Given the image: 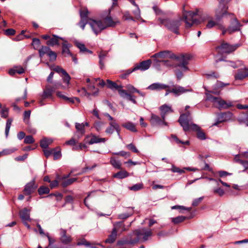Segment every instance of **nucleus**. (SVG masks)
<instances>
[{
  "label": "nucleus",
  "mask_w": 248,
  "mask_h": 248,
  "mask_svg": "<svg viewBox=\"0 0 248 248\" xmlns=\"http://www.w3.org/2000/svg\"><path fill=\"white\" fill-rule=\"evenodd\" d=\"M186 218V217L185 216H178L176 217L172 218V222L174 224H178L184 221Z\"/></svg>",
  "instance_id": "nucleus-49"
},
{
  "label": "nucleus",
  "mask_w": 248,
  "mask_h": 248,
  "mask_svg": "<svg viewBox=\"0 0 248 248\" xmlns=\"http://www.w3.org/2000/svg\"><path fill=\"white\" fill-rule=\"evenodd\" d=\"M214 93L215 94L218 95L220 92L218 91H207L205 93L206 96V100L209 101L213 103L214 106L219 109H227L230 107L234 106L233 103L232 101H226L222 99L220 97H215L213 96L211 93Z\"/></svg>",
  "instance_id": "nucleus-3"
},
{
  "label": "nucleus",
  "mask_w": 248,
  "mask_h": 248,
  "mask_svg": "<svg viewBox=\"0 0 248 248\" xmlns=\"http://www.w3.org/2000/svg\"><path fill=\"white\" fill-rule=\"evenodd\" d=\"M122 125L123 127L132 132H136L137 131L135 124L131 122H127L122 124Z\"/></svg>",
  "instance_id": "nucleus-34"
},
{
  "label": "nucleus",
  "mask_w": 248,
  "mask_h": 248,
  "mask_svg": "<svg viewBox=\"0 0 248 248\" xmlns=\"http://www.w3.org/2000/svg\"><path fill=\"white\" fill-rule=\"evenodd\" d=\"M107 55V52L104 53L103 52H100L99 54V66L101 69H103L104 67V61Z\"/></svg>",
  "instance_id": "nucleus-36"
},
{
  "label": "nucleus",
  "mask_w": 248,
  "mask_h": 248,
  "mask_svg": "<svg viewBox=\"0 0 248 248\" xmlns=\"http://www.w3.org/2000/svg\"><path fill=\"white\" fill-rule=\"evenodd\" d=\"M240 46V44L231 45L228 43L223 42L220 45L216 47V49L219 50V52L221 54H230L234 52Z\"/></svg>",
  "instance_id": "nucleus-5"
},
{
  "label": "nucleus",
  "mask_w": 248,
  "mask_h": 248,
  "mask_svg": "<svg viewBox=\"0 0 248 248\" xmlns=\"http://www.w3.org/2000/svg\"><path fill=\"white\" fill-rule=\"evenodd\" d=\"M119 94L120 96L123 98H126L129 101H131L133 103L136 104L137 101L135 100V97L131 94L128 93L124 90H120Z\"/></svg>",
  "instance_id": "nucleus-23"
},
{
  "label": "nucleus",
  "mask_w": 248,
  "mask_h": 248,
  "mask_svg": "<svg viewBox=\"0 0 248 248\" xmlns=\"http://www.w3.org/2000/svg\"><path fill=\"white\" fill-rule=\"evenodd\" d=\"M54 151H55V148H52L50 150H47L46 149H43L44 154L46 158H48L51 155H52V153H53Z\"/></svg>",
  "instance_id": "nucleus-62"
},
{
  "label": "nucleus",
  "mask_w": 248,
  "mask_h": 248,
  "mask_svg": "<svg viewBox=\"0 0 248 248\" xmlns=\"http://www.w3.org/2000/svg\"><path fill=\"white\" fill-rule=\"evenodd\" d=\"M127 212L124 213L119 214L118 218L120 219H125L131 217L134 213V208L129 207L127 208Z\"/></svg>",
  "instance_id": "nucleus-27"
},
{
  "label": "nucleus",
  "mask_w": 248,
  "mask_h": 248,
  "mask_svg": "<svg viewBox=\"0 0 248 248\" xmlns=\"http://www.w3.org/2000/svg\"><path fill=\"white\" fill-rule=\"evenodd\" d=\"M238 156V155H236L235 157V159L236 162H239L245 168V170H243V171H244L248 169V161H245L241 159H237V157Z\"/></svg>",
  "instance_id": "nucleus-50"
},
{
  "label": "nucleus",
  "mask_w": 248,
  "mask_h": 248,
  "mask_svg": "<svg viewBox=\"0 0 248 248\" xmlns=\"http://www.w3.org/2000/svg\"><path fill=\"white\" fill-rule=\"evenodd\" d=\"M248 77V68L239 69L235 75L234 78L236 80H242Z\"/></svg>",
  "instance_id": "nucleus-20"
},
{
  "label": "nucleus",
  "mask_w": 248,
  "mask_h": 248,
  "mask_svg": "<svg viewBox=\"0 0 248 248\" xmlns=\"http://www.w3.org/2000/svg\"><path fill=\"white\" fill-rule=\"evenodd\" d=\"M50 190L49 188L45 186H41L38 189V192L40 195L49 193Z\"/></svg>",
  "instance_id": "nucleus-43"
},
{
  "label": "nucleus",
  "mask_w": 248,
  "mask_h": 248,
  "mask_svg": "<svg viewBox=\"0 0 248 248\" xmlns=\"http://www.w3.org/2000/svg\"><path fill=\"white\" fill-rule=\"evenodd\" d=\"M80 17L81 19L89 20L88 14L89 11L86 8H84L83 9L79 10Z\"/></svg>",
  "instance_id": "nucleus-38"
},
{
  "label": "nucleus",
  "mask_w": 248,
  "mask_h": 248,
  "mask_svg": "<svg viewBox=\"0 0 248 248\" xmlns=\"http://www.w3.org/2000/svg\"><path fill=\"white\" fill-rule=\"evenodd\" d=\"M232 116V113L230 111L220 113L217 115V121L213 125L217 126L219 124L230 120Z\"/></svg>",
  "instance_id": "nucleus-9"
},
{
  "label": "nucleus",
  "mask_w": 248,
  "mask_h": 248,
  "mask_svg": "<svg viewBox=\"0 0 248 248\" xmlns=\"http://www.w3.org/2000/svg\"><path fill=\"white\" fill-rule=\"evenodd\" d=\"M117 236L114 230H112L111 233L108 236V238L105 240V242L107 244H112L115 242Z\"/></svg>",
  "instance_id": "nucleus-32"
},
{
  "label": "nucleus",
  "mask_w": 248,
  "mask_h": 248,
  "mask_svg": "<svg viewBox=\"0 0 248 248\" xmlns=\"http://www.w3.org/2000/svg\"><path fill=\"white\" fill-rule=\"evenodd\" d=\"M78 92L80 93L81 95L86 96L88 98L91 99L90 96L91 93H88L85 88H82L80 90H78Z\"/></svg>",
  "instance_id": "nucleus-58"
},
{
  "label": "nucleus",
  "mask_w": 248,
  "mask_h": 248,
  "mask_svg": "<svg viewBox=\"0 0 248 248\" xmlns=\"http://www.w3.org/2000/svg\"><path fill=\"white\" fill-rule=\"evenodd\" d=\"M126 147L130 151L135 153H138L139 150L133 143H130L126 145Z\"/></svg>",
  "instance_id": "nucleus-60"
},
{
  "label": "nucleus",
  "mask_w": 248,
  "mask_h": 248,
  "mask_svg": "<svg viewBox=\"0 0 248 248\" xmlns=\"http://www.w3.org/2000/svg\"><path fill=\"white\" fill-rule=\"evenodd\" d=\"M89 19L86 20V19H83L80 18V20L79 22L78 25L83 30L85 29V27L86 25L87 24H89Z\"/></svg>",
  "instance_id": "nucleus-56"
},
{
  "label": "nucleus",
  "mask_w": 248,
  "mask_h": 248,
  "mask_svg": "<svg viewBox=\"0 0 248 248\" xmlns=\"http://www.w3.org/2000/svg\"><path fill=\"white\" fill-rule=\"evenodd\" d=\"M58 151H56V148H55V151H53L52 155H53V158L54 160H57L61 158L62 156L61 152L59 148Z\"/></svg>",
  "instance_id": "nucleus-54"
},
{
  "label": "nucleus",
  "mask_w": 248,
  "mask_h": 248,
  "mask_svg": "<svg viewBox=\"0 0 248 248\" xmlns=\"http://www.w3.org/2000/svg\"><path fill=\"white\" fill-rule=\"evenodd\" d=\"M183 13L184 15V18L185 19V23L186 24V27L189 28L191 27L193 25V23H194V21H192L191 23H190L188 21V19L187 18V11L185 10V5H184L183 7Z\"/></svg>",
  "instance_id": "nucleus-40"
},
{
  "label": "nucleus",
  "mask_w": 248,
  "mask_h": 248,
  "mask_svg": "<svg viewBox=\"0 0 248 248\" xmlns=\"http://www.w3.org/2000/svg\"><path fill=\"white\" fill-rule=\"evenodd\" d=\"M133 236L132 232L129 233L126 237L118 241L117 245L118 246H121L125 244L133 245L137 243L138 239H134L133 238Z\"/></svg>",
  "instance_id": "nucleus-13"
},
{
  "label": "nucleus",
  "mask_w": 248,
  "mask_h": 248,
  "mask_svg": "<svg viewBox=\"0 0 248 248\" xmlns=\"http://www.w3.org/2000/svg\"><path fill=\"white\" fill-rule=\"evenodd\" d=\"M36 186H35L34 181H31L27 183L24 187V192L26 195H30L31 193H33L36 188Z\"/></svg>",
  "instance_id": "nucleus-16"
},
{
  "label": "nucleus",
  "mask_w": 248,
  "mask_h": 248,
  "mask_svg": "<svg viewBox=\"0 0 248 248\" xmlns=\"http://www.w3.org/2000/svg\"><path fill=\"white\" fill-rule=\"evenodd\" d=\"M159 109L161 111V118L163 120H165L166 115L167 113H171L173 112V110L171 109V107L166 104L160 106L159 108Z\"/></svg>",
  "instance_id": "nucleus-22"
},
{
  "label": "nucleus",
  "mask_w": 248,
  "mask_h": 248,
  "mask_svg": "<svg viewBox=\"0 0 248 248\" xmlns=\"http://www.w3.org/2000/svg\"><path fill=\"white\" fill-rule=\"evenodd\" d=\"M160 25H164L169 31L176 34H180L179 28L182 25V18L173 19L170 18H158Z\"/></svg>",
  "instance_id": "nucleus-4"
},
{
  "label": "nucleus",
  "mask_w": 248,
  "mask_h": 248,
  "mask_svg": "<svg viewBox=\"0 0 248 248\" xmlns=\"http://www.w3.org/2000/svg\"><path fill=\"white\" fill-rule=\"evenodd\" d=\"M19 215L22 221L31 220V218H30V210L26 208H24L20 210Z\"/></svg>",
  "instance_id": "nucleus-19"
},
{
  "label": "nucleus",
  "mask_w": 248,
  "mask_h": 248,
  "mask_svg": "<svg viewBox=\"0 0 248 248\" xmlns=\"http://www.w3.org/2000/svg\"><path fill=\"white\" fill-rule=\"evenodd\" d=\"M153 57L154 58H169L171 59L176 60L178 63L174 66L175 74L177 79L180 80L184 76V73L188 71L189 69L187 66L189 61L191 59V56L187 54H181L179 55H176L169 50L160 51L155 54Z\"/></svg>",
  "instance_id": "nucleus-1"
},
{
  "label": "nucleus",
  "mask_w": 248,
  "mask_h": 248,
  "mask_svg": "<svg viewBox=\"0 0 248 248\" xmlns=\"http://www.w3.org/2000/svg\"><path fill=\"white\" fill-rule=\"evenodd\" d=\"M128 176V173L126 171H121L115 173L113 176L114 177L119 179H123Z\"/></svg>",
  "instance_id": "nucleus-42"
},
{
  "label": "nucleus",
  "mask_w": 248,
  "mask_h": 248,
  "mask_svg": "<svg viewBox=\"0 0 248 248\" xmlns=\"http://www.w3.org/2000/svg\"><path fill=\"white\" fill-rule=\"evenodd\" d=\"M59 36L53 34L49 39L46 42V44L48 46H59L60 43L59 41Z\"/></svg>",
  "instance_id": "nucleus-25"
},
{
  "label": "nucleus",
  "mask_w": 248,
  "mask_h": 248,
  "mask_svg": "<svg viewBox=\"0 0 248 248\" xmlns=\"http://www.w3.org/2000/svg\"><path fill=\"white\" fill-rule=\"evenodd\" d=\"M133 14L134 15L135 18L137 20H141L142 22H144L145 20H143L140 16V11L139 7L136 8V9L133 12Z\"/></svg>",
  "instance_id": "nucleus-48"
},
{
  "label": "nucleus",
  "mask_w": 248,
  "mask_h": 248,
  "mask_svg": "<svg viewBox=\"0 0 248 248\" xmlns=\"http://www.w3.org/2000/svg\"><path fill=\"white\" fill-rule=\"evenodd\" d=\"M41 44L40 40L38 38H34L32 39V45L35 49H38Z\"/></svg>",
  "instance_id": "nucleus-53"
},
{
  "label": "nucleus",
  "mask_w": 248,
  "mask_h": 248,
  "mask_svg": "<svg viewBox=\"0 0 248 248\" xmlns=\"http://www.w3.org/2000/svg\"><path fill=\"white\" fill-rule=\"evenodd\" d=\"M12 121H13V120L12 119H8L7 120L6 124L5 130V136L6 138L8 136Z\"/></svg>",
  "instance_id": "nucleus-46"
},
{
  "label": "nucleus",
  "mask_w": 248,
  "mask_h": 248,
  "mask_svg": "<svg viewBox=\"0 0 248 248\" xmlns=\"http://www.w3.org/2000/svg\"><path fill=\"white\" fill-rule=\"evenodd\" d=\"M76 128L78 132H80L81 135H83L85 132V125L83 123L79 124V123H76Z\"/></svg>",
  "instance_id": "nucleus-45"
},
{
  "label": "nucleus",
  "mask_w": 248,
  "mask_h": 248,
  "mask_svg": "<svg viewBox=\"0 0 248 248\" xmlns=\"http://www.w3.org/2000/svg\"><path fill=\"white\" fill-rule=\"evenodd\" d=\"M25 72L24 69L21 66H14L13 68L9 70V74L11 76H13L15 74H22Z\"/></svg>",
  "instance_id": "nucleus-29"
},
{
  "label": "nucleus",
  "mask_w": 248,
  "mask_h": 248,
  "mask_svg": "<svg viewBox=\"0 0 248 248\" xmlns=\"http://www.w3.org/2000/svg\"><path fill=\"white\" fill-rule=\"evenodd\" d=\"M75 45L80 50V51L82 53H88L90 54H92L93 52L91 50L88 49L85 45L82 43L76 42Z\"/></svg>",
  "instance_id": "nucleus-33"
},
{
  "label": "nucleus",
  "mask_w": 248,
  "mask_h": 248,
  "mask_svg": "<svg viewBox=\"0 0 248 248\" xmlns=\"http://www.w3.org/2000/svg\"><path fill=\"white\" fill-rule=\"evenodd\" d=\"M116 123V122L115 121L109 123V126L107 128L105 131V132L107 134L111 135L114 133L115 130Z\"/></svg>",
  "instance_id": "nucleus-37"
},
{
  "label": "nucleus",
  "mask_w": 248,
  "mask_h": 248,
  "mask_svg": "<svg viewBox=\"0 0 248 248\" xmlns=\"http://www.w3.org/2000/svg\"><path fill=\"white\" fill-rule=\"evenodd\" d=\"M31 113V111L30 110L25 111L24 112V121L26 124H28L29 122Z\"/></svg>",
  "instance_id": "nucleus-61"
},
{
  "label": "nucleus",
  "mask_w": 248,
  "mask_h": 248,
  "mask_svg": "<svg viewBox=\"0 0 248 248\" xmlns=\"http://www.w3.org/2000/svg\"><path fill=\"white\" fill-rule=\"evenodd\" d=\"M190 91V90L186 89L183 87L177 85H174L173 87L171 89L172 93L175 96H178L186 92H189Z\"/></svg>",
  "instance_id": "nucleus-14"
},
{
  "label": "nucleus",
  "mask_w": 248,
  "mask_h": 248,
  "mask_svg": "<svg viewBox=\"0 0 248 248\" xmlns=\"http://www.w3.org/2000/svg\"><path fill=\"white\" fill-rule=\"evenodd\" d=\"M106 86L107 87L112 90H118L119 92L120 90H122L123 87L121 85H117L115 82L112 81L109 79L106 81Z\"/></svg>",
  "instance_id": "nucleus-28"
},
{
  "label": "nucleus",
  "mask_w": 248,
  "mask_h": 248,
  "mask_svg": "<svg viewBox=\"0 0 248 248\" xmlns=\"http://www.w3.org/2000/svg\"><path fill=\"white\" fill-rule=\"evenodd\" d=\"M143 187V185L142 183H138L136 184H135L132 186H130L129 187V189L131 190H133L134 191H139L141 189H142Z\"/></svg>",
  "instance_id": "nucleus-47"
},
{
  "label": "nucleus",
  "mask_w": 248,
  "mask_h": 248,
  "mask_svg": "<svg viewBox=\"0 0 248 248\" xmlns=\"http://www.w3.org/2000/svg\"><path fill=\"white\" fill-rule=\"evenodd\" d=\"M133 235H135L136 237L134 239H138L137 242L140 240L142 241H147L149 237L151 236L153 232L151 230H147L145 228L136 230L132 232Z\"/></svg>",
  "instance_id": "nucleus-6"
},
{
  "label": "nucleus",
  "mask_w": 248,
  "mask_h": 248,
  "mask_svg": "<svg viewBox=\"0 0 248 248\" xmlns=\"http://www.w3.org/2000/svg\"><path fill=\"white\" fill-rule=\"evenodd\" d=\"M62 75L64 76V77L63 78V82L66 83L67 84H69L71 79L70 76L66 71H63V74Z\"/></svg>",
  "instance_id": "nucleus-59"
},
{
  "label": "nucleus",
  "mask_w": 248,
  "mask_h": 248,
  "mask_svg": "<svg viewBox=\"0 0 248 248\" xmlns=\"http://www.w3.org/2000/svg\"><path fill=\"white\" fill-rule=\"evenodd\" d=\"M47 56L49 57L50 61H54L56 60L57 54L51 50L48 53Z\"/></svg>",
  "instance_id": "nucleus-57"
},
{
  "label": "nucleus",
  "mask_w": 248,
  "mask_h": 248,
  "mask_svg": "<svg viewBox=\"0 0 248 248\" xmlns=\"http://www.w3.org/2000/svg\"><path fill=\"white\" fill-rule=\"evenodd\" d=\"M104 23H103L106 26V28L107 27H114L120 23L119 20H113L112 18L109 16L105 17L104 18Z\"/></svg>",
  "instance_id": "nucleus-18"
},
{
  "label": "nucleus",
  "mask_w": 248,
  "mask_h": 248,
  "mask_svg": "<svg viewBox=\"0 0 248 248\" xmlns=\"http://www.w3.org/2000/svg\"><path fill=\"white\" fill-rule=\"evenodd\" d=\"M71 45L67 41H64L62 43V53L65 57L73 56V54L70 51L69 47Z\"/></svg>",
  "instance_id": "nucleus-21"
},
{
  "label": "nucleus",
  "mask_w": 248,
  "mask_h": 248,
  "mask_svg": "<svg viewBox=\"0 0 248 248\" xmlns=\"http://www.w3.org/2000/svg\"><path fill=\"white\" fill-rule=\"evenodd\" d=\"M9 109L6 107H3L0 111V114L2 118H7L8 117Z\"/></svg>",
  "instance_id": "nucleus-51"
},
{
  "label": "nucleus",
  "mask_w": 248,
  "mask_h": 248,
  "mask_svg": "<svg viewBox=\"0 0 248 248\" xmlns=\"http://www.w3.org/2000/svg\"><path fill=\"white\" fill-rule=\"evenodd\" d=\"M241 26L238 20L234 18L231 22L230 25L228 27V32L229 34H232L234 32L239 31Z\"/></svg>",
  "instance_id": "nucleus-12"
},
{
  "label": "nucleus",
  "mask_w": 248,
  "mask_h": 248,
  "mask_svg": "<svg viewBox=\"0 0 248 248\" xmlns=\"http://www.w3.org/2000/svg\"><path fill=\"white\" fill-rule=\"evenodd\" d=\"M183 13L184 15V18L185 19V23L186 24V27L189 28L191 27L193 25V23H194V21H192L191 23H190L188 21V19L187 18V11L185 10V5H184L183 7Z\"/></svg>",
  "instance_id": "nucleus-39"
},
{
  "label": "nucleus",
  "mask_w": 248,
  "mask_h": 248,
  "mask_svg": "<svg viewBox=\"0 0 248 248\" xmlns=\"http://www.w3.org/2000/svg\"><path fill=\"white\" fill-rule=\"evenodd\" d=\"M77 180L78 179L76 178H72L65 180L62 182V185L64 187H66L68 186L71 185L74 182L77 181Z\"/></svg>",
  "instance_id": "nucleus-41"
},
{
  "label": "nucleus",
  "mask_w": 248,
  "mask_h": 248,
  "mask_svg": "<svg viewBox=\"0 0 248 248\" xmlns=\"http://www.w3.org/2000/svg\"><path fill=\"white\" fill-rule=\"evenodd\" d=\"M230 0H220L219 3V7L222 8L220 12H216V18L218 20H220L222 17L227 15H230L233 16L232 14L228 13L226 10L228 7L225 4L228 2Z\"/></svg>",
  "instance_id": "nucleus-8"
},
{
  "label": "nucleus",
  "mask_w": 248,
  "mask_h": 248,
  "mask_svg": "<svg viewBox=\"0 0 248 248\" xmlns=\"http://www.w3.org/2000/svg\"><path fill=\"white\" fill-rule=\"evenodd\" d=\"M89 25L96 35L106 29V26L100 20L89 19Z\"/></svg>",
  "instance_id": "nucleus-7"
},
{
  "label": "nucleus",
  "mask_w": 248,
  "mask_h": 248,
  "mask_svg": "<svg viewBox=\"0 0 248 248\" xmlns=\"http://www.w3.org/2000/svg\"><path fill=\"white\" fill-rule=\"evenodd\" d=\"M57 87H51L50 85H46L45 90H44L42 97L43 99H46L51 97L53 93L57 89Z\"/></svg>",
  "instance_id": "nucleus-17"
},
{
  "label": "nucleus",
  "mask_w": 248,
  "mask_h": 248,
  "mask_svg": "<svg viewBox=\"0 0 248 248\" xmlns=\"http://www.w3.org/2000/svg\"><path fill=\"white\" fill-rule=\"evenodd\" d=\"M106 140H107L105 138H100L95 135H93L88 142L89 144L91 145L100 142H105Z\"/></svg>",
  "instance_id": "nucleus-31"
},
{
  "label": "nucleus",
  "mask_w": 248,
  "mask_h": 248,
  "mask_svg": "<svg viewBox=\"0 0 248 248\" xmlns=\"http://www.w3.org/2000/svg\"><path fill=\"white\" fill-rule=\"evenodd\" d=\"M60 240L61 242L66 245H68V246H66L64 247L56 246L54 248H70V246H69V244L72 241V238L69 235H66L64 236H60Z\"/></svg>",
  "instance_id": "nucleus-24"
},
{
  "label": "nucleus",
  "mask_w": 248,
  "mask_h": 248,
  "mask_svg": "<svg viewBox=\"0 0 248 248\" xmlns=\"http://www.w3.org/2000/svg\"><path fill=\"white\" fill-rule=\"evenodd\" d=\"M17 150V149L16 148H11L9 149H5L1 151L2 155H10L13 153H14L15 151Z\"/></svg>",
  "instance_id": "nucleus-52"
},
{
  "label": "nucleus",
  "mask_w": 248,
  "mask_h": 248,
  "mask_svg": "<svg viewBox=\"0 0 248 248\" xmlns=\"http://www.w3.org/2000/svg\"><path fill=\"white\" fill-rule=\"evenodd\" d=\"M24 142L26 144H31L34 142V140L32 136H27L24 139Z\"/></svg>",
  "instance_id": "nucleus-55"
},
{
  "label": "nucleus",
  "mask_w": 248,
  "mask_h": 248,
  "mask_svg": "<svg viewBox=\"0 0 248 248\" xmlns=\"http://www.w3.org/2000/svg\"><path fill=\"white\" fill-rule=\"evenodd\" d=\"M151 63L152 61L150 59L143 61L139 63L136 64L133 68V70L145 71L149 68Z\"/></svg>",
  "instance_id": "nucleus-10"
},
{
  "label": "nucleus",
  "mask_w": 248,
  "mask_h": 248,
  "mask_svg": "<svg viewBox=\"0 0 248 248\" xmlns=\"http://www.w3.org/2000/svg\"><path fill=\"white\" fill-rule=\"evenodd\" d=\"M51 50L49 46H42L40 49H38L39 55L40 58H42L45 54H48Z\"/></svg>",
  "instance_id": "nucleus-35"
},
{
  "label": "nucleus",
  "mask_w": 248,
  "mask_h": 248,
  "mask_svg": "<svg viewBox=\"0 0 248 248\" xmlns=\"http://www.w3.org/2000/svg\"><path fill=\"white\" fill-rule=\"evenodd\" d=\"M219 24H220L217 23L215 21L211 20L208 22V23L206 25V27L209 29L215 27V26H217V27H218Z\"/></svg>",
  "instance_id": "nucleus-63"
},
{
  "label": "nucleus",
  "mask_w": 248,
  "mask_h": 248,
  "mask_svg": "<svg viewBox=\"0 0 248 248\" xmlns=\"http://www.w3.org/2000/svg\"><path fill=\"white\" fill-rule=\"evenodd\" d=\"M192 117L190 111H187L185 113L180 115L178 120L181 126L185 132L192 130L197 132V138L201 140L206 139L205 133L201 131L200 127L197 124L192 123Z\"/></svg>",
  "instance_id": "nucleus-2"
},
{
  "label": "nucleus",
  "mask_w": 248,
  "mask_h": 248,
  "mask_svg": "<svg viewBox=\"0 0 248 248\" xmlns=\"http://www.w3.org/2000/svg\"><path fill=\"white\" fill-rule=\"evenodd\" d=\"M169 87V86L167 85L159 82H156L154 83L149 85L147 88V89L150 90L152 91H160L162 90L166 89Z\"/></svg>",
  "instance_id": "nucleus-15"
},
{
  "label": "nucleus",
  "mask_w": 248,
  "mask_h": 248,
  "mask_svg": "<svg viewBox=\"0 0 248 248\" xmlns=\"http://www.w3.org/2000/svg\"><path fill=\"white\" fill-rule=\"evenodd\" d=\"M53 141V139L44 137L40 140V146L43 149H46Z\"/></svg>",
  "instance_id": "nucleus-30"
},
{
  "label": "nucleus",
  "mask_w": 248,
  "mask_h": 248,
  "mask_svg": "<svg viewBox=\"0 0 248 248\" xmlns=\"http://www.w3.org/2000/svg\"><path fill=\"white\" fill-rule=\"evenodd\" d=\"M170 234L169 232H167L166 231H161L157 233V235L159 237H165L168 236Z\"/></svg>",
  "instance_id": "nucleus-64"
},
{
  "label": "nucleus",
  "mask_w": 248,
  "mask_h": 248,
  "mask_svg": "<svg viewBox=\"0 0 248 248\" xmlns=\"http://www.w3.org/2000/svg\"><path fill=\"white\" fill-rule=\"evenodd\" d=\"M150 122L153 126H159L162 125H167V123L165 122V120L161 118L159 116L152 113L151 116Z\"/></svg>",
  "instance_id": "nucleus-11"
},
{
  "label": "nucleus",
  "mask_w": 248,
  "mask_h": 248,
  "mask_svg": "<svg viewBox=\"0 0 248 248\" xmlns=\"http://www.w3.org/2000/svg\"><path fill=\"white\" fill-rule=\"evenodd\" d=\"M113 228L112 230H114L116 233L120 231L121 232L126 231L125 225L122 221L116 222L113 223Z\"/></svg>",
  "instance_id": "nucleus-26"
},
{
  "label": "nucleus",
  "mask_w": 248,
  "mask_h": 248,
  "mask_svg": "<svg viewBox=\"0 0 248 248\" xmlns=\"http://www.w3.org/2000/svg\"><path fill=\"white\" fill-rule=\"evenodd\" d=\"M110 164L113 166L115 168L120 169L121 166V162L114 158H111L110 161Z\"/></svg>",
  "instance_id": "nucleus-44"
}]
</instances>
